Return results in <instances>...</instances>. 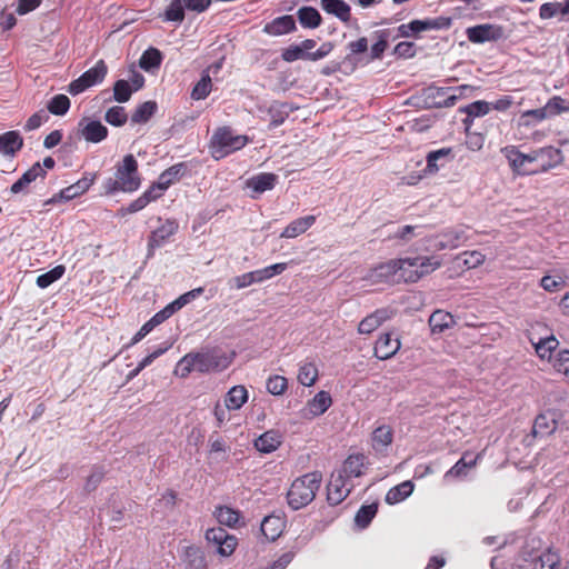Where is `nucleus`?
Here are the masks:
<instances>
[{"label": "nucleus", "instance_id": "nucleus-52", "mask_svg": "<svg viewBox=\"0 0 569 569\" xmlns=\"http://www.w3.org/2000/svg\"><path fill=\"white\" fill-rule=\"evenodd\" d=\"M558 345H559L558 340L553 336H551V337L541 339L539 342L535 343V349H536L537 355L541 359H549L551 357V352L553 350H556Z\"/></svg>", "mask_w": 569, "mask_h": 569}, {"label": "nucleus", "instance_id": "nucleus-5", "mask_svg": "<svg viewBox=\"0 0 569 569\" xmlns=\"http://www.w3.org/2000/svg\"><path fill=\"white\" fill-rule=\"evenodd\" d=\"M249 142V138L242 134H233L228 127L219 128L210 142L211 154L219 160L226 156L242 149Z\"/></svg>", "mask_w": 569, "mask_h": 569}, {"label": "nucleus", "instance_id": "nucleus-16", "mask_svg": "<svg viewBox=\"0 0 569 569\" xmlns=\"http://www.w3.org/2000/svg\"><path fill=\"white\" fill-rule=\"evenodd\" d=\"M398 259L382 262L372 268L368 273V279L372 282H393L398 283Z\"/></svg>", "mask_w": 569, "mask_h": 569}, {"label": "nucleus", "instance_id": "nucleus-28", "mask_svg": "<svg viewBox=\"0 0 569 569\" xmlns=\"http://www.w3.org/2000/svg\"><path fill=\"white\" fill-rule=\"evenodd\" d=\"M387 319V310L378 309L360 321L358 326V332L361 335H369L373 332L378 327H380Z\"/></svg>", "mask_w": 569, "mask_h": 569}, {"label": "nucleus", "instance_id": "nucleus-38", "mask_svg": "<svg viewBox=\"0 0 569 569\" xmlns=\"http://www.w3.org/2000/svg\"><path fill=\"white\" fill-rule=\"evenodd\" d=\"M186 6L183 0H171L164 12L160 16L163 21L181 23L184 20Z\"/></svg>", "mask_w": 569, "mask_h": 569}, {"label": "nucleus", "instance_id": "nucleus-31", "mask_svg": "<svg viewBox=\"0 0 569 569\" xmlns=\"http://www.w3.org/2000/svg\"><path fill=\"white\" fill-rule=\"evenodd\" d=\"M331 403L332 399L330 393L327 391H319L310 401H308L306 407L307 415H311L313 417L320 416L327 411Z\"/></svg>", "mask_w": 569, "mask_h": 569}, {"label": "nucleus", "instance_id": "nucleus-26", "mask_svg": "<svg viewBox=\"0 0 569 569\" xmlns=\"http://www.w3.org/2000/svg\"><path fill=\"white\" fill-rule=\"evenodd\" d=\"M292 111L293 108L287 102H272L268 108V114L271 119L269 123V129H274L281 126Z\"/></svg>", "mask_w": 569, "mask_h": 569}, {"label": "nucleus", "instance_id": "nucleus-62", "mask_svg": "<svg viewBox=\"0 0 569 569\" xmlns=\"http://www.w3.org/2000/svg\"><path fill=\"white\" fill-rule=\"evenodd\" d=\"M565 279L562 277L545 276L540 280V286L548 292H557L565 286Z\"/></svg>", "mask_w": 569, "mask_h": 569}, {"label": "nucleus", "instance_id": "nucleus-10", "mask_svg": "<svg viewBox=\"0 0 569 569\" xmlns=\"http://www.w3.org/2000/svg\"><path fill=\"white\" fill-rule=\"evenodd\" d=\"M355 482L348 481L337 471L331 473L330 481L327 486V500L331 506L341 503L351 492Z\"/></svg>", "mask_w": 569, "mask_h": 569}, {"label": "nucleus", "instance_id": "nucleus-41", "mask_svg": "<svg viewBox=\"0 0 569 569\" xmlns=\"http://www.w3.org/2000/svg\"><path fill=\"white\" fill-rule=\"evenodd\" d=\"M413 485L411 481H403L391 488L386 495V502L389 505L398 503L411 495Z\"/></svg>", "mask_w": 569, "mask_h": 569}, {"label": "nucleus", "instance_id": "nucleus-27", "mask_svg": "<svg viewBox=\"0 0 569 569\" xmlns=\"http://www.w3.org/2000/svg\"><path fill=\"white\" fill-rule=\"evenodd\" d=\"M281 443V435L278 429H268L254 441L257 450L269 453L276 450Z\"/></svg>", "mask_w": 569, "mask_h": 569}, {"label": "nucleus", "instance_id": "nucleus-11", "mask_svg": "<svg viewBox=\"0 0 569 569\" xmlns=\"http://www.w3.org/2000/svg\"><path fill=\"white\" fill-rule=\"evenodd\" d=\"M96 178L97 173L86 172L81 179L70 184L69 187L63 188L59 193L54 194L51 199H49L47 203H54L58 199L70 201L86 193L89 190V188L93 184Z\"/></svg>", "mask_w": 569, "mask_h": 569}, {"label": "nucleus", "instance_id": "nucleus-64", "mask_svg": "<svg viewBox=\"0 0 569 569\" xmlns=\"http://www.w3.org/2000/svg\"><path fill=\"white\" fill-rule=\"evenodd\" d=\"M553 367L558 372L566 376L569 380V351L568 350H563V351L559 352Z\"/></svg>", "mask_w": 569, "mask_h": 569}, {"label": "nucleus", "instance_id": "nucleus-55", "mask_svg": "<svg viewBox=\"0 0 569 569\" xmlns=\"http://www.w3.org/2000/svg\"><path fill=\"white\" fill-rule=\"evenodd\" d=\"M490 104L486 101H475L462 109L467 113V119L465 120V124H468L469 118L471 117H481L489 112Z\"/></svg>", "mask_w": 569, "mask_h": 569}, {"label": "nucleus", "instance_id": "nucleus-12", "mask_svg": "<svg viewBox=\"0 0 569 569\" xmlns=\"http://www.w3.org/2000/svg\"><path fill=\"white\" fill-rule=\"evenodd\" d=\"M467 239V230L463 227L451 228L437 234L432 240V247L438 250L455 249L463 244Z\"/></svg>", "mask_w": 569, "mask_h": 569}, {"label": "nucleus", "instance_id": "nucleus-8", "mask_svg": "<svg viewBox=\"0 0 569 569\" xmlns=\"http://www.w3.org/2000/svg\"><path fill=\"white\" fill-rule=\"evenodd\" d=\"M206 539L216 547L217 552L222 557L231 556L238 545V539L221 527L208 529Z\"/></svg>", "mask_w": 569, "mask_h": 569}, {"label": "nucleus", "instance_id": "nucleus-3", "mask_svg": "<svg viewBox=\"0 0 569 569\" xmlns=\"http://www.w3.org/2000/svg\"><path fill=\"white\" fill-rule=\"evenodd\" d=\"M322 475L318 471L309 472L297 478L287 493L288 505L293 510L308 506L316 497L320 488Z\"/></svg>", "mask_w": 569, "mask_h": 569}, {"label": "nucleus", "instance_id": "nucleus-19", "mask_svg": "<svg viewBox=\"0 0 569 569\" xmlns=\"http://www.w3.org/2000/svg\"><path fill=\"white\" fill-rule=\"evenodd\" d=\"M297 26L292 16H281L268 22L263 31L271 36H281L296 31Z\"/></svg>", "mask_w": 569, "mask_h": 569}, {"label": "nucleus", "instance_id": "nucleus-36", "mask_svg": "<svg viewBox=\"0 0 569 569\" xmlns=\"http://www.w3.org/2000/svg\"><path fill=\"white\" fill-rule=\"evenodd\" d=\"M188 167L184 162L176 163L171 166L170 168L166 169L158 178V180L161 182V184L168 189L171 184H173L176 181L180 180Z\"/></svg>", "mask_w": 569, "mask_h": 569}, {"label": "nucleus", "instance_id": "nucleus-59", "mask_svg": "<svg viewBox=\"0 0 569 569\" xmlns=\"http://www.w3.org/2000/svg\"><path fill=\"white\" fill-rule=\"evenodd\" d=\"M196 370L192 353H187L176 366L174 373L181 378H186L191 371Z\"/></svg>", "mask_w": 569, "mask_h": 569}, {"label": "nucleus", "instance_id": "nucleus-63", "mask_svg": "<svg viewBox=\"0 0 569 569\" xmlns=\"http://www.w3.org/2000/svg\"><path fill=\"white\" fill-rule=\"evenodd\" d=\"M392 53L398 58H412L416 54V46L413 42L401 41L393 48Z\"/></svg>", "mask_w": 569, "mask_h": 569}, {"label": "nucleus", "instance_id": "nucleus-22", "mask_svg": "<svg viewBox=\"0 0 569 569\" xmlns=\"http://www.w3.org/2000/svg\"><path fill=\"white\" fill-rule=\"evenodd\" d=\"M450 87H436L430 86L423 90L425 103L429 108H447V104H442L450 97Z\"/></svg>", "mask_w": 569, "mask_h": 569}, {"label": "nucleus", "instance_id": "nucleus-6", "mask_svg": "<svg viewBox=\"0 0 569 569\" xmlns=\"http://www.w3.org/2000/svg\"><path fill=\"white\" fill-rule=\"evenodd\" d=\"M451 26V18L448 17H436V18H427L423 20H412L409 23H402L398 27V36L402 38L415 37L417 38L419 33L430 31V30H445L449 29Z\"/></svg>", "mask_w": 569, "mask_h": 569}, {"label": "nucleus", "instance_id": "nucleus-61", "mask_svg": "<svg viewBox=\"0 0 569 569\" xmlns=\"http://www.w3.org/2000/svg\"><path fill=\"white\" fill-rule=\"evenodd\" d=\"M47 176V171L42 168L40 162H36L29 168L20 178L26 182L28 186L36 181L38 178L44 179Z\"/></svg>", "mask_w": 569, "mask_h": 569}, {"label": "nucleus", "instance_id": "nucleus-54", "mask_svg": "<svg viewBox=\"0 0 569 569\" xmlns=\"http://www.w3.org/2000/svg\"><path fill=\"white\" fill-rule=\"evenodd\" d=\"M132 92V87L127 80L120 79L114 82L113 98L117 102H127L131 98Z\"/></svg>", "mask_w": 569, "mask_h": 569}, {"label": "nucleus", "instance_id": "nucleus-51", "mask_svg": "<svg viewBox=\"0 0 569 569\" xmlns=\"http://www.w3.org/2000/svg\"><path fill=\"white\" fill-rule=\"evenodd\" d=\"M377 510L378 506L376 503L362 506L355 517L356 525L360 528H366L376 516Z\"/></svg>", "mask_w": 569, "mask_h": 569}, {"label": "nucleus", "instance_id": "nucleus-14", "mask_svg": "<svg viewBox=\"0 0 569 569\" xmlns=\"http://www.w3.org/2000/svg\"><path fill=\"white\" fill-rule=\"evenodd\" d=\"M455 159L453 149L450 147L441 148L438 150L429 151L426 156V174H435L440 169L452 162Z\"/></svg>", "mask_w": 569, "mask_h": 569}, {"label": "nucleus", "instance_id": "nucleus-40", "mask_svg": "<svg viewBox=\"0 0 569 569\" xmlns=\"http://www.w3.org/2000/svg\"><path fill=\"white\" fill-rule=\"evenodd\" d=\"M162 59L163 56L161 51L157 48L150 47L142 53L139 64L144 71H151L160 67Z\"/></svg>", "mask_w": 569, "mask_h": 569}, {"label": "nucleus", "instance_id": "nucleus-43", "mask_svg": "<svg viewBox=\"0 0 569 569\" xmlns=\"http://www.w3.org/2000/svg\"><path fill=\"white\" fill-rule=\"evenodd\" d=\"M66 272V267L63 264H58L48 272H44L37 278V286L41 289H46L51 286L53 282L62 278Z\"/></svg>", "mask_w": 569, "mask_h": 569}, {"label": "nucleus", "instance_id": "nucleus-4", "mask_svg": "<svg viewBox=\"0 0 569 569\" xmlns=\"http://www.w3.org/2000/svg\"><path fill=\"white\" fill-rule=\"evenodd\" d=\"M441 264L436 257H413L398 259V282H416L435 271Z\"/></svg>", "mask_w": 569, "mask_h": 569}, {"label": "nucleus", "instance_id": "nucleus-2", "mask_svg": "<svg viewBox=\"0 0 569 569\" xmlns=\"http://www.w3.org/2000/svg\"><path fill=\"white\" fill-rule=\"evenodd\" d=\"M141 186V177L138 170V161L133 154H127L122 161L116 166L114 178H108L103 181V190L108 196L117 192H134Z\"/></svg>", "mask_w": 569, "mask_h": 569}, {"label": "nucleus", "instance_id": "nucleus-56", "mask_svg": "<svg viewBox=\"0 0 569 569\" xmlns=\"http://www.w3.org/2000/svg\"><path fill=\"white\" fill-rule=\"evenodd\" d=\"M267 390L273 396L282 395L288 388V380L283 376L274 375L267 380Z\"/></svg>", "mask_w": 569, "mask_h": 569}, {"label": "nucleus", "instance_id": "nucleus-44", "mask_svg": "<svg viewBox=\"0 0 569 569\" xmlns=\"http://www.w3.org/2000/svg\"><path fill=\"white\" fill-rule=\"evenodd\" d=\"M108 67L103 60H99L92 68L82 73L88 83L92 87L103 81Z\"/></svg>", "mask_w": 569, "mask_h": 569}, {"label": "nucleus", "instance_id": "nucleus-53", "mask_svg": "<svg viewBox=\"0 0 569 569\" xmlns=\"http://www.w3.org/2000/svg\"><path fill=\"white\" fill-rule=\"evenodd\" d=\"M104 119L111 126L121 127L127 122L128 114L123 107L114 106L107 110Z\"/></svg>", "mask_w": 569, "mask_h": 569}, {"label": "nucleus", "instance_id": "nucleus-33", "mask_svg": "<svg viewBox=\"0 0 569 569\" xmlns=\"http://www.w3.org/2000/svg\"><path fill=\"white\" fill-rule=\"evenodd\" d=\"M284 527L283 519L279 516H267L261 522V531L269 540H276L282 532Z\"/></svg>", "mask_w": 569, "mask_h": 569}, {"label": "nucleus", "instance_id": "nucleus-57", "mask_svg": "<svg viewBox=\"0 0 569 569\" xmlns=\"http://www.w3.org/2000/svg\"><path fill=\"white\" fill-rule=\"evenodd\" d=\"M472 91H473V87L468 86V84L450 87V93H449L450 97L447 98L448 102L443 101L442 104L452 107L456 104L457 100L470 96L472 93Z\"/></svg>", "mask_w": 569, "mask_h": 569}, {"label": "nucleus", "instance_id": "nucleus-21", "mask_svg": "<svg viewBox=\"0 0 569 569\" xmlns=\"http://www.w3.org/2000/svg\"><path fill=\"white\" fill-rule=\"evenodd\" d=\"M373 38L376 39V42L371 46L369 58L363 62V64L382 59L385 51L389 47L390 30H377L373 32Z\"/></svg>", "mask_w": 569, "mask_h": 569}, {"label": "nucleus", "instance_id": "nucleus-13", "mask_svg": "<svg viewBox=\"0 0 569 569\" xmlns=\"http://www.w3.org/2000/svg\"><path fill=\"white\" fill-rule=\"evenodd\" d=\"M80 137L91 143H99L108 137V128L99 120L83 118L78 123Z\"/></svg>", "mask_w": 569, "mask_h": 569}, {"label": "nucleus", "instance_id": "nucleus-39", "mask_svg": "<svg viewBox=\"0 0 569 569\" xmlns=\"http://www.w3.org/2000/svg\"><path fill=\"white\" fill-rule=\"evenodd\" d=\"M186 569H204L206 559L203 552L193 546L187 547L183 558Z\"/></svg>", "mask_w": 569, "mask_h": 569}, {"label": "nucleus", "instance_id": "nucleus-58", "mask_svg": "<svg viewBox=\"0 0 569 569\" xmlns=\"http://www.w3.org/2000/svg\"><path fill=\"white\" fill-rule=\"evenodd\" d=\"M546 109L549 117L556 116L569 111V101H566L561 97H553L547 102Z\"/></svg>", "mask_w": 569, "mask_h": 569}, {"label": "nucleus", "instance_id": "nucleus-60", "mask_svg": "<svg viewBox=\"0 0 569 569\" xmlns=\"http://www.w3.org/2000/svg\"><path fill=\"white\" fill-rule=\"evenodd\" d=\"M560 413L555 410H547L536 417L533 427H549L559 423Z\"/></svg>", "mask_w": 569, "mask_h": 569}, {"label": "nucleus", "instance_id": "nucleus-29", "mask_svg": "<svg viewBox=\"0 0 569 569\" xmlns=\"http://www.w3.org/2000/svg\"><path fill=\"white\" fill-rule=\"evenodd\" d=\"M196 371L209 372L220 367L219 357L213 352L192 353Z\"/></svg>", "mask_w": 569, "mask_h": 569}, {"label": "nucleus", "instance_id": "nucleus-35", "mask_svg": "<svg viewBox=\"0 0 569 569\" xmlns=\"http://www.w3.org/2000/svg\"><path fill=\"white\" fill-rule=\"evenodd\" d=\"M248 399V391L243 386H234L232 387L224 398V406L228 410H237L241 408V406Z\"/></svg>", "mask_w": 569, "mask_h": 569}, {"label": "nucleus", "instance_id": "nucleus-34", "mask_svg": "<svg viewBox=\"0 0 569 569\" xmlns=\"http://www.w3.org/2000/svg\"><path fill=\"white\" fill-rule=\"evenodd\" d=\"M467 37L473 43H482L496 38V29L490 24H479L468 28Z\"/></svg>", "mask_w": 569, "mask_h": 569}, {"label": "nucleus", "instance_id": "nucleus-30", "mask_svg": "<svg viewBox=\"0 0 569 569\" xmlns=\"http://www.w3.org/2000/svg\"><path fill=\"white\" fill-rule=\"evenodd\" d=\"M299 23L306 29H316L321 26L322 17L313 7H301L297 11Z\"/></svg>", "mask_w": 569, "mask_h": 569}, {"label": "nucleus", "instance_id": "nucleus-9", "mask_svg": "<svg viewBox=\"0 0 569 569\" xmlns=\"http://www.w3.org/2000/svg\"><path fill=\"white\" fill-rule=\"evenodd\" d=\"M179 224L174 219H167L156 230L151 231L148 238L147 258L150 259L154 254V250L161 248L178 231Z\"/></svg>", "mask_w": 569, "mask_h": 569}, {"label": "nucleus", "instance_id": "nucleus-47", "mask_svg": "<svg viewBox=\"0 0 569 569\" xmlns=\"http://www.w3.org/2000/svg\"><path fill=\"white\" fill-rule=\"evenodd\" d=\"M47 109L54 116H64L70 109V99L66 94H56L50 99Z\"/></svg>", "mask_w": 569, "mask_h": 569}, {"label": "nucleus", "instance_id": "nucleus-25", "mask_svg": "<svg viewBox=\"0 0 569 569\" xmlns=\"http://www.w3.org/2000/svg\"><path fill=\"white\" fill-rule=\"evenodd\" d=\"M316 222V216H306L291 221L281 232V238H296L305 233Z\"/></svg>", "mask_w": 569, "mask_h": 569}, {"label": "nucleus", "instance_id": "nucleus-20", "mask_svg": "<svg viewBox=\"0 0 569 569\" xmlns=\"http://www.w3.org/2000/svg\"><path fill=\"white\" fill-rule=\"evenodd\" d=\"M368 39L366 37H360L356 41H351L347 44V49L349 53L345 57L342 63H348L351 66V70H355L359 63H363L360 54L367 52L368 50Z\"/></svg>", "mask_w": 569, "mask_h": 569}, {"label": "nucleus", "instance_id": "nucleus-48", "mask_svg": "<svg viewBox=\"0 0 569 569\" xmlns=\"http://www.w3.org/2000/svg\"><path fill=\"white\" fill-rule=\"evenodd\" d=\"M318 378V369L315 363L307 362L300 366L298 373V381L306 386H312Z\"/></svg>", "mask_w": 569, "mask_h": 569}, {"label": "nucleus", "instance_id": "nucleus-7", "mask_svg": "<svg viewBox=\"0 0 569 569\" xmlns=\"http://www.w3.org/2000/svg\"><path fill=\"white\" fill-rule=\"evenodd\" d=\"M287 268L288 263L279 262L262 269L242 273L240 276L232 278V287L240 290L253 283H261L266 280L273 278L277 274H281L284 270H287Z\"/></svg>", "mask_w": 569, "mask_h": 569}, {"label": "nucleus", "instance_id": "nucleus-49", "mask_svg": "<svg viewBox=\"0 0 569 569\" xmlns=\"http://www.w3.org/2000/svg\"><path fill=\"white\" fill-rule=\"evenodd\" d=\"M560 562V557L557 552L547 550L541 553L536 560L533 568L535 569H556V567Z\"/></svg>", "mask_w": 569, "mask_h": 569}, {"label": "nucleus", "instance_id": "nucleus-50", "mask_svg": "<svg viewBox=\"0 0 569 569\" xmlns=\"http://www.w3.org/2000/svg\"><path fill=\"white\" fill-rule=\"evenodd\" d=\"M392 441L391 429H373L372 447L376 451H383Z\"/></svg>", "mask_w": 569, "mask_h": 569}, {"label": "nucleus", "instance_id": "nucleus-18", "mask_svg": "<svg viewBox=\"0 0 569 569\" xmlns=\"http://www.w3.org/2000/svg\"><path fill=\"white\" fill-rule=\"evenodd\" d=\"M321 9L335 16L341 22L348 23L351 19V8L345 0H320Z\"/></svg>", "mask_w": 569, "mask_h": 569}, {"label": "nucleus", "instance_id": "nucleus-24", "mask_svg": "<svg viewBox=\"0 0 569 569\" xmlns=\"http://www.w3.org/2000/svg\"><path fill=\"white\" fill-rule=\"evenodd\" d=\"M23 147V139L18 131H7L0 134V153L14 156Z\"/></svg>", "mask_w": 569, "mask_h": 569}, {"label": "nucleus", "instance_id": "nucleus-45", "mask_svg": "<svg viewBox=\"0 0 569 569\" xmlns=\"http://www.w3.org/2000/svg\"><path fill=\"white\" fill-rule=\"evenodd\" d=\"M214 516L220 525L228 527H234L240 519V513L237 510L226 506L218 507Z\"/></svg>", "mask_w": 569, "mask_h": 569}, {"label": "nucleus", "instance_id": "nucleus-15", "mask_svg": "<svg viewBox=\"0 0 569 569\" xmlns=\"http://www.w3.org/2000/svg\"><path fill=\"white\" fill-rule=\"evenodd\" d=\"M365 469L366 456L362 453H353L348 456L342 466L336 471L348 481L353 482V479L360 478L365 473Z\"/></svg>", "mask_w": 569, "mask_h": 569}, {"label": "nucleus", "instance_id": "nucleus-17", "mask_svg": "<svg viewBox=\"0 0 569 569\" xmlns=\"http://www.w3.org/2000/svg\"><path fill=\"white\" fill-rule=\"evenodd\" d=\"M399 338H392L391 333L381 335L375 345V356L380 360L392 358L400 349Z\"/></svg>", "mask_w": 569, "mask_h": 569}, {"label": "nucleus", "instance_id": "nucleus-32", "mask_svg": "<svg viewBox=\"0 0 569 569\" xmlns=\"http://www.w3.org/2000/svg\"><path fill=\"white\" fill-rule=\"evenodd\" d=\"M455 325L453 316L443 310H436L429 318V326L432 333H442Z\"/></svg>", "mask_w": 569, "mask_h": 569}, {"label": "nucleus", "instance_id": "nucleus-37", "mask_svg": "<svg viewBox=\"0 0 569 569\" xmlns=\"http://www.w3.org/2000/svg\"><path fill=\"white\" fill-rule=\"evenodd\" d=\"M158 104L156 101L149 100L141 104H139L133 113L131 114L132 123H146L148 122L157 112Z\"/></svg>", "mask_w": 569, "mask_h": 569}, {"label": "nucleus", "instance_id": "nucleus-1", "mask_svg": "<svg viewBox=\"0 0 569 569\" xmlns=\"http://www.w3.org/2000/svg\"><path fill=\"white\" fill-rule=\"evenodd\" d=\"M510 168L518 174H533L547 172L563 162V154L560 149L545 147L525 154L513 147L502 150Z\"/></svg>", "mask_w": 569, "mask_h": 569}, {"label": "nucleus", "instance_id": "nucleus-23", "mask_svg": "<svg viewBox=\"0 0 569 569\" xmlns=\"http://www.w3.org/2000/svg\"><path fill=\"white\" fill-rule=\"evenodd\" d=\"M278 181V176L272 172H262L247 180V187L256 193L272 190Z\"/></svg>", "mask_w": 569, "mask_h": 569}, {"label": "nucleus", "instance_id": "nucleus-42", "mask_svg": "<svg viewBox=\"0 0 569 569\" xmlns=\"http://www.w3.org/2000/svg\"><path fill=\"white\" fill-rule=\"evenodd\" d=\"M212 89V81L208 72L201 74L200 80L194 84L191 91V98L193 100L206 99Z\"/></svg>", "mask_w": 569, "mask_h": 569}, {"label": "nucleus", "instance_id": "nucleus-46", "mask_svg": "<svg viewBox=\"0 0 569 569\" xmlns=\"http://www.w3.org/2000/svg\"><path fill=\"white\" fill-rule=\"evenodd\" d=\"M312 52H307L302 47H300V43L298 44H291L288 48L283 49L281 52V58L286 62H295L297 60H309L311 61Z\"/></svg>", "mask_w": 569, "mask_h": 569}]
</instances>
